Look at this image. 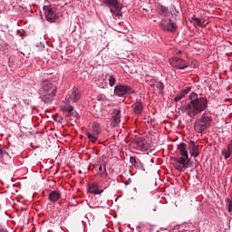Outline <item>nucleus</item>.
I'll return each mask as SVG.
<instances>
[{"mask_svg": "<svg viewBox=\"0 0 232 232\" xmlns=\"http://www.w3.org/2000/svg\"><path fill=\"white\" fill-rule=\"evenodd\" d=\"M189 103L183 106L184 111L189 116L191 119L193 117H197L205 110H208V104L209 101L206 97H199L197 92H191L189 95Z\"/></svg>", "mask_w": 232, "mask_h": 232, "instance_id": "1", "label": "nucleus"}, {"mask_svg": "<svg viewBox=\"0 0 232 232\" xmlns=\"http://www.w3.org/2000/svg\"><path fill=\"white\" fill-rule=\"evenodd\" d=\"M56 94L57 85L48 80L42 82L41 87L38 90V95L44 104H50L55 99Z\"/></svg>", "mask_w": 232, "mask_h": 232, "instance_id": "2", "label": "nucleus"}, {"mask_svg": "<svg viewBox=\"0 0 232 232\" xmlns=\"http://www.w3.org/2000/svg\"><path fill=\"white\" fill-rule=\"evenodd\" d=\"M212 123L213 117L207 112H204L202 116L195 121L194 130L197 133H202L203 131H206Z\"/></svg>", "mask_w": 232, "mask_h": 232, "instance_id": "3", "label": "nucleus"}, {"mask_svg": "<svg viewBox=\"0 0 232 232\" xmlns=\"http://www.w3.org/2000/svg\"><path fill=\"white\" fill-rule=\"evenodd\" d=\"M100 5L101 6H108L111 14L116 15V17L122 15V5L119 3V0H100Z\"/></svg>", "mask_w": 232, "mask_h": 232, "instance_id": "4", "label": "nucleus"}, {"mask_svg": "<svg viewBox=\"0 0 232 232\" xmlns=\"http://www.w3.org/2000/svg\"><path fill=\"white\" fill-rule=\"evenodd\" d=\"M102 132L101 123L93 121L89 130L86 131V136L91 142H97Z\"/></svg>", "mask_w": 232, "mask_h": 232, "instance_id": "5", "label": "nucleus"}, {"mask_svg": "<svg viewBox=\"0 0 232 232\" xmlns=\"http://www.w3.org/2000/svg\"><path fill=\"white\" fill-rule=\"evenodd\" d=\"M178 152L181 156L180 158H175V162H179V164H184V162L189 161V154L188 153V144L184 142H180L177 146Z\"/></svg>", "mask_w": 232, "mask_h": 232, "instance_id": "6", "label": "nucleus"}, {"mask_svg": "<svg viewBox=\"0 0 232 232\" xmlns=\"http://www.w3.org/2000/svg\"><path fill=\"white\" fill-rule=\"evenodd\" d=\"M135 91L128 85L119 84L114 87V95L117 97H124V95H133Z\"/></svg>", "mask_w": 232, "mask_h": 232, "instance_id": "7", "label": "nucleus"}, {"mask_svg": "<svg viewBox=\"0 0 232 232\" xmlns=\"http://www.w3.org/2000/svg\"><path fill=\"white\" fill-rule=\"evenodd\" d=\"M160 28L164 32H170L171 34H175V32H177L178 26L177 24L171 19L165 18L160 22Z\"/></svg>", "mask_w": 232, "mask_h": 232, "instance_id": "8", "label": "nucleus"}, {"mask_svg": "<svg viewBox=\"0 0 232 232\" xmlns=\"http://www.w3.org/2000/svg\"><path fill=\"white\" fill-rule=\"evenodd\" d=\"M169 64L172 65L173 68H177L178 70H186L189 66V63L186 62V60L179 57H173L169 60Z\"/></svg>", "mask_w": 232, "mask_h": 232, "instance_id": "9", "label": "nucleus"}, {"mask_svg": "<svg viewBox=\"0 0 232 232\" xmlns=\"http://www.w3.org/2000/svg\"><path fill=\"white\" fill-rule=\"evenodd\" d=\"M44 12L46 21L49 23H55V20L57 19V14H55V11H53L52 5H44Z\"/></svg>", "mask_w": 232, "mask_h": 232, "instance_id": "10", "label": "nucleus"}, {"mask_svg": "<svg viewBox=\"0 0 232 232\" xmlns=\"http://www.w3.org/2000/svg\"><path fill=\"white\" fill-rule=\"evenodd\" d=\"M79 99H81V92H79V90H77V88L73 87L69 95L67 102L69 104H70V102H77V101H79Z\"/></svg>", "mask_w": 232, "mask_h": 232, "instance_id": "11", "label": "nucleus"}, {"mask_svg": "<svg viewBox=\"0 0 232 232\" xmlns=\"http://www.w3.org/2000/svg\"><path fill=\"white\" fill-rule=\"evenodd\" d=\"M133 112L136 115H140L142 113V110H144V104L140 99H137L134 104L132 105Z\"/></svg>", "mask_w": 232, "mask_h": 232, "instance_id": "12", "label": "nucleus"}, {"mask_svg": "<svg viewBox=\"0 0 232 232\" xmlns=\"http://www.w3.org/2000/svg\"><path fill=\"white\" fill-rule=\"evenodd\" d=\"M188 150H189V153L192 157H194V159H197V157H198L199 152H198V146H197V144H195V141L190 140L188 143Z\"/></svg>", "mask_w": 232, "mask_h": 232, "instance_id": "13", "label": "nucleus"}, {"mask_svg": "<svg viewBox=\"0 0 232 232\" xmlns=\"http://www.w3.org/2000/svg\"><path fill=\"white\" fill-rule=\"evenodd\" d=\"M134 144H136L137 150L140 151H142L146 150V142L144 141V138L142 137H137L134 139Z\"/></svg>", "mask_w": 232, "mask_h": 232, "instance_id": "14", "label": "nucleus"}, {"mask_svg": "<svg viewBox=\"0 0 232 232\" xmlns=\"http://www.w3.org/2000/svg\"><path fill=\"white\" fill-rule=\"evenodd\" d=\"M121 123V109H115L112 112V126H117Z\"/></svg>", "mask_w": 232, "mask_h": 232, "instance_id": "15", "label": "nucleus"}, {"mask_svg": "<svg viewBox=\"0 0 232 232\" xmlns=\"http://www.w3.org/2000/svg\"><path fill=\"white\" fill-rule=\"evenodd\" d=\"M99 188H101V187L99 186V184H97V183H92V184L89 187L88 191H89L90 193H92V195H101V193H103L104 190L99 189Z\"/></svg>", "mask_w": 232, "mask_h": 232, "instance_id": "16", "label": "nucleus"}, {"mask_svg": "<svg viewBox=\"0 0 232 232\" xmlns=\"http://www.w3.org/2000/svg\"><path fill=\"white\" fill-rule=\"evenodd\" d=\"M174 168L178 171H186V169H188V168H189V161H187L184 163H179L176 161V163L174 164Z\"/></svg>", "mask_w": 232, "mask_h": 232, "instance_id": "17", "label": "nucleus"}, {"mask_svg": "<svg viewBox=\"0 0 232 232\" xmlns=\"http://www.w3.org/2000/svg\"><path fill=\"white\" fill-rule=\"evenodd\" d=\"M61 198V191L53 190L49 194V200L51 202H57Z\"/></svg>", "mask_w": 232, "mask_h": 232, "instance_id": "18", "label": "nucleus"}, {"mask_svg": "<svg viewBox=\"0 0 232 232\" xmlns=\"http://www.w3.org/2000/svg\"><path fill=\"white\" fill-rule=\"evenodd\" d=\"M222 155L226 160L229 159L232 155V145H228L227 150L222 151Z\"/></svg>", "mask_w": 232, "mask_h": 232, "instance_id": "19", "label": "nucleus"}, {"mask_svg": "<svg viewBox=\"0 0 232 232\" xmlns=\"http://www.w3.org/2000/svg\"><path fill=\"white\" fill-rule=\"evenodd\" d=\"M150 88H157V90L162 92L164 90V83L162 82H155V83L150 84Z\"/></svg>", "mask_w": 232, "mask_h": 232, "instance_id": "20", "label": "nucleus"}, {"mask_svg": "<svg viewBox=\"0 0 232 232\" xmlns=\"http://www.w3.org/2000/svg\"><path fill=\"white\" fill-rule=\"evenodd\" d=\"M228 213H232V197L227 198L225 200Z\"/></svg>", "mask_w": 232, "mask_h": 232, "instance_id": "21", "label": "nucleus"}, {"mask_svg": "<svg viewBox=\"0 0 232 232\" xmlns=\"http://www.w3.org/2000/svg\"><path fill=\"white\" fill-rule=\"evenodd\" d=\"M115 82H117V79L113 74L109 75V85L111 88H113L115 86Z\"/></svg>", "mask_w": 232, "mask_h": 232, "instance_id": "22", "label": "nucleus"}, {"mask_svg": "<svg viewBox=\"0 0 232 232\" xmlns=\"http://www.w3.org/2000/svg\"><path fill=\"white\" fill-rule=\"evenodd\" d=\"M8 157H10V154H8L6 150L0 149V162L3 160V159H8Z\"/></svg>", "mask_w": 232, "mask_h": 232, "instance_id": "23", "label": "nucleus"}, {"mask_svg": "<svg viewBox=\"0 0 232 232\" xmlns=\"http://www.w3.org/2000/svg\"><path fill=\"white\" fill-rule=\"evenodd\" d=\"M159 10L161 12V14H164V15H168L169 9L164 5H160Z\"/></svg>", "mask_w": 232, "mask_h": 232, "instance_id": "24", "label": "nucleus"}, {"mask_svg": "<svg viewBox=\"0 0 232 232\" xmlns=\"http://www.w3.org/2000/svg\"><path fill=\"white\" fill-rule=\"evenodd\" d=\"M135 168H138V169H140L141 171H145L144 165L142 164V161L140 160H138L136 165H134Z\"/></svg>", "mask_w": 232, "mask_h": 232, "instance_id": "25", "label": "nucleus"}, {"mask_svg": "<svg viewBox=\"0 0 232 232\" xmlns=\"http://www.w3.org/2000/svg\"><path fill=\"white\" fill-rule=\"evenodd\" d=\"M99 175H102V179H108V171L106 170V165H103V170L99 173Z\"/></svg>", "mask_w": 232, "mask_h": 232, "instance_id": "26", "label": "nucleus"}, {"mask_svg": "<svg viewBox=\"0 0 232 232\" xmlns=\"http://www.w3.org/2000/svg\"><path fill=\"white\" fill-rule=\"evenodd\" d=\"M190 92H191V87H187L186 89H183V90L181 91V93H182V95L185 97V96L188 95V93Z\"/></svg>", "mask_w": 232, "mask_h": 232, "instance_id": "27", "label": "nucleus"}, {"mask_svg": "<svg viewBox=\"0 0 232 232\" xmlns=\"http://www.w3.org/2000/svg\"><path fill=\"white\" fill-rule=\"evenodd\" d=\"M192 21H194L195 24H198V26H202V20L200 18H192Z\"/></svg>", "mask_w": 232, "mask_h": 232, "instance_id": "28", "label": "nucleus"}, {"mask_svg": "<svg viewBox=\"0 0 232 232\" xmlns=\"http://www.w3.org/2000/svg\"><path fill=\"white\" fill-rule=\"evenodd\" d=\"M138 161H139V160H137V158H135V157L130 158V162L132 166H135Z\"/></svg>", "mask_w": 232, "mask_h": 232, "instance_id": "29", "label": "nucleus"}, {"mask_svg": "<svg viewBox=\"0 0 232 232\" xmlns=\"http://www.w3.org/2000/svg\"><path fill=\"white\" fill-rule=\"evenodd\" d=\"M183 97H184V96L182 95V92H180L179 94H178V95L175 97V99H174L175 102H179V101H181Z\"/></svg>", "mask_w": 232, "mask_h": 232, "instance_id": "30", "label": "nucleus"}, {"mask_svg": "<svg viewBox=\"0 0 232 232\" xmlns=\"http://www.w3.org/2000/svg\"><path fill=\"white\" fill-rule=\"evenodd\" d=\"M98 170H99L98 175H99L100 173H102V171L104 170V165H100Z\"/></svg>", "mask_w": 232, "mask_h": 232, "instance_id": "31", "label": "nucleus"}, {"mask_svg": "<svg viewBox=\"0 0 232 232\" xmlns=\"http://www.w3.org/2000/svg\"><path fill=\"white\" fill-rule=\"evenodd\" d=\"M68 113H72V111H73V107L72 106H69L66 108Z\"/></svg>", "mask_w": 232, "mask_h": 232, "instance_id": "32", "label": "nucleus"}, {"mask_svg": "<svg viewBox=\"0 0 232 232\" xmlns=\"http://www.w3.org/2000/svg\"><path fill=\"white\" fill-rule=\"evenodd\" d=\"M228 146H232V137L230 138V140L228 141Z\"/></svg>", "mask_w": 232, "mask_h": 232, "instance_id": "33", "label": "nucleus"}, {"mask_svg": "<svg viewBox=\"0 0 232 232\" xmlns=\"http://www.w3.org/2000/svg\"><path fill=\"white\" fill-rule=\"evenodd\" d=\"M72 113H73L74 117H77V115H79V114H77V112H72Z\"/></svg>", "mask_w": 232, "mask_h": 232, "instance_id": "34", "label": "nucleus"}, {"mask_svg": "<svg viewBox=\"0 0 232 232\" xmlns=\"http://www.w3.org/2000/svg\"><path fill=\"white\" fill-rule=\"evenodd\" d=\"M173 17H177V14H172Z\"/></svg>", "mask_w": 232, "mask_h": 232, "instance_id": "35", "label": "nucleus"}, {"mask_svg": "<svg viewBox=\"0 0 232 232\" xmlns=\"http://www.w3.org/2000/svg\"><path fill=\"white\" fill-rule=\"evenodd\" d=\"M178 53H181V52H180V51H179V52H178Z\"/></svg>", "mask_w": 232, "mask_h": 232, "instance_id": "36", "label": "nucleus"}]
</instances>
